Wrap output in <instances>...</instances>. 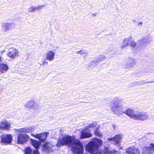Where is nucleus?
Segmentation results:
<instances>
[{"label": "nucleus", "mask_w": 154, "mask_h": 154, "mask_svg": "<svg viewBox=\"0 0 154 154\" xmlns=\"http://www.w3.org/2000/svg\"><path fill=\"white\" fill-rule=\"evenodd\" d=\"M125 152L127 154H140V150L134 146H131L126 149Z\"/></svg>", "instance_id": "ddd939ff"}, {"label": "nucleus", "mask_w": 154, "mask_h": 154, "mask_svg": "<svg viewBox=\"0 0 154 154\" xmlns=\"http://www.w3.org/2000/svg\"><path fill=\"white\" fill-rule=\"evenodd\" d=\"M131 41L129 38H125L124 40L122 45L120 48H122L127 46L128 45V44H130V42Z\"/></svg>", "instance_id": "a878e982"}, {"label": "nucleus", "mask_w": 154, "mask_h": 154, "mask_svg": "<svg viewBox=\"0 0 154 154\" xmlns=\"http://www.w3.org/2000/svg\"><path fill=\"white\" fill-rule=\"evenodd\" d=\"M136 63V60L134 58L130 57L127 60L125 64V67L130 68L133 67Z\"/></svg>", "instance_id": "f8f14e48"}, {"label": "nucleus", "mask_w": 154, "mask_h": 154, "mask_svg": "<svg viewBox=\"0 0 154 154\" xmlns=\"http://www.w3.org/2000/svg\"><path fill=\"white\" fill-rule=\"evenodd\" d=\"M92 136L91 133L87 130H82L81 132L80 137L81 139L89 138Z\"/></svg>", "instance_id": "f3484780"}, {"label": "nucleus", "mask_w": 154, "mask_h": 154, "mask_svg": "<svg viewBox=\"0 0 154 154\" xmlns=\"http://www.w3.org/2000/svg\"><path fill=\"white\" fill-rule=\"evenodd\" d=\"M71 148V150L73 154H83L84 153V147L83 144L79 140H76V141Z\"/></svg>", "instance_id": "39448f33"}, {"label": "nucleus", "mask_w": 154, "mask_h": 154, "mask_svg": "<svg viewBox=\"0 0 154 154\" xmlns=\"http://www.w3.org/2000/svg\"><path fill=\"white\" fill-rule=\"evenodd\" d=\"M152 82H154V81H147L146 82H145L144 83H143V84H146L147 83H152Z\"/></svg>", "instance_id": "4c0bfd02"}, {"label": "nucleus", "mask_w": 154, "mask_h": 154, "mask_svg": "<svg viewBox=\"0 0 154 154\" xmlns=\"http://www.w3.org/2000/svg\"><path fill=\"white\" fill-rule=\"evenodd\" d=\"M138 25L139 26L142 27V23L141 22H140L138 23Z\"/></svg>", "instance_id": "58836bf2"}, {"label": "nucleus", "mask_w": 154, "mask_h": 154, "mask_svg": "<svg viewBox=\"0 0 154 154\" xmlns=\"http://www.w3.org/2000/svg\"><path fill=\"white\" fill-rule=\"evenodd\" d=\"M40 133L36 134L35 135V138H37L39 140L40 137Z\"/></svg>", "instance_id": "473e14b6"}, {"label": "nucleus", "mask_w": 154, "mask_h": 154, "mask_svg": "<svg viewBox=\"0 0 154 154\" xmlns=\"http://www.w3.org/2000/svg\"><path fill=\"white\" fill-rule=\"evenodd\" d=\"M76 140L73 139L71 136L66 135L58 140L56 146L57 147L64 146L71 147L74 144Z\"/></svg>", "instance_id": "20e7f679"}, {"label": "nucleus", "mask_w": 154, "mask_h": 154, "mask_svg": "<svg viewBox=\"0 0 154 154\" xmlns=\"http://www.w3.org/2000/svg\"><path fill=\"white\" fill-rule=\"evenodd\" d=\"M29 12H32L35 11L34 9V7L32 6L29 8L28 10Z\"/></svg>", "instance_id": "7c9ffc66"}, {"label": "nucleus", "mask_w": 154, "mask_h": 154, "mask_svg": "<svg viewBox=\"0 0 154 154\" xmlns=\"http://www.w3.org/2000/svg\"><path fill=\"white\" fill-rule=\"evenodd\" d=\"M31 134V135H32V136L33 137H35V135H34V134H32H32Z\"/></svg>", "instance_id": "79ce46f5"}, {"label": "nucleus", "mask_w": 154, "mask_h": 154, "mask_svg": "<svg viewBox=\"0 0 154 154\" xmlns=\"http://www.w3.org/2000/svg\"><path fill=\"white\" fill-rule=\"evenodd\" d=\"M143 154H154V145L152 146H146L143 147L142 150Z\"/></svg>", "instance_id": "4468645a"}, {"label": "nucleus", "mask_w": 154, "mask_h": 154, "mask_svg": "<svg viewBox=\"0 0 154 154\" xmlns=\"http://www.w3.org/2000/svg\"><path fill=\"white\" fill-rule=\"evenodd\" d=\"M49 143H45L42 145V152L43 154H52L53 152V150L52 148V147L49 146Z\"/></svg>", "instance_id": "9d476101"}, {"label": "nucleus", "mask_w": 154, "mask_h": 154, "mask_svg": "<svg viewBox=\"0 0 154 154\" xmlns=\"http://www.w3.org/2000/svg\"><path fill=\"white\" fill-rule=\"evenodd\" d=\"M105 58V57L104 56H101L100 57L97 59V60L94 61H93L91 63V65H93L95 66L97 65L98 62H100L104 60Z\"/></svg>", "instance_id": "5701e85b"}, {"label": "nucleus", "mask_w": 154, "mask_h": 154, "mask_svg": "<svg viewBox=\"0 0 154 154\" xmlns=\"http://www.w3.org/2000/svg\"><path fill=\"white\" fill-rule=\"evenodd\" d=\"M33 149L30 147L26 148L24 150V154H32Z\"/></svg>", "instance_id": "bb28decb"}, {"label": "nucleus", "mask_w": 154, "mask_h": 154, "mask_svg": "<svg viewBox=\"0 0 154 154\" xmlns=\"http://www.w3.org/2000/svg\"><path fill=\"white\" fill-rule=\"evenodd\" d=\"M112 126V127H113V129H115V128H116L115 125H113Z\"/></svg>", "instance_id": "a19ab883"}, {"label": "nucleus", "mask_w": 154, "mask_h": 154, "mask_svg": "<svg viewBox=\"0 0 154 154\" xmlns=\"http://www.w3.org/2000/svg\"><path fill=\"white\" fill-rule=\"evenodd\" d=\"M10 127V124L6 120L2 121L0 123V129L2 130H9Z\"/></svg>", "instance_id": "2eb2a0df"}, {"label": "nucleus", "mask_w": 154, "mask_h": 154, "mask_svg": "<svg viewBox=\"0 0 154 154\" xmlns=\"http://www.w3.org/2000/svg\"><path fill=\"white\" fill-rule=\"evenodd\" d=\"M2 25L3 30L5 32H6L13 27L14 25V23H3Z\"/></svg>", "instance_id": "dca6fc26"}, {"label": "nucleus", "mask_w": 154, "mask_h": 154, "mask_svg": "<svg viewBox=\"0 0 154 154\" xmlns=\"http://www.w3.org/2000/svg\"><path fill=\"white\" fill-rule=\"evenodd\" d=\"M32 154H40V153L38 149L35 150L33 149Z\"/></svg>", "instance_id": "2f4dec72"}, {"label": "nucleus", "mask_w": 154, "mask_h": 154, "mask_svg": "<svg viewBox=\"0 0 154 154\" xmlns=\"http://www.w3.org/2000/svg\"><path fill=\"white\" fill-rule=\"evenodd\" d=\"M102 144L101 140L97 138H94L85 146L86 150L91 154H106V147H104L105 151L100 150V147Z\"/></svg>", "instance_id": "f257e3e1"}, {"label": "nucleus", "mask_w": 154, "mask_h": 154, "mask_svg": "<svg viewBox=\"0 0 154 154\" xmlns=\"http://www.w3.org/2000/svg\"><path fill=\"white\" fill-rule=\"evenodd\" d=\"M43 64L44 65H47L48 64V62L46 61L45 59H44L43 61Z\"/></svg>", "instance_id": "c9c22d12"}, {"label": "nucleus", "mask_w": 154, "mask_h": 154, "mask_svg": "<svg viewBox=\"0 0 154 154\" xmlns=\"http://www.w3.org/2000/svg\"><path fill=\"white\" fill-rule=\"evenodd\" d=\"M1 60V57H0V61Z\"/></svg>", "instance_id": "c03bdc74"}, {"label": "nucleus", "mask_w": 154, "mask_h": 154, "mask_svg": "<svg viewBox=\"0 0 154 154\" xmlns=\"http://www.w3.org/2000/svg\"><path fill=\"white\" fill-rule=\"evenodd\" d=\"M32 144L33 146L37 149H38L40 146V144L38 141H36L34 140L31 139Z\"/></svg>", "instance_id": "393cba45"}, {"label": "nucleus", "mask_w": 154, "mask_h": 154, "mask_svg": "<svg viewBox=\"0 0 154 154\" xmlns=\"http://www.w3.org/2000/svg\"><path fill=\"white\" fill-rule=\"evenodd\" d=\"M19 51L18 50L12 48L9 49V52L8 53V56L11 59H14L18 56Z\"/></svg>", "instance_id": "9b49d317"}, {"label": "nucleus", "mask_w": 154, "mask_h": 154, "mask_svg": "<svg viewBox=\"0 0 154 154\" xmlns=\"http://www.w3.org/2000/svg\"><path fill=\"white\" fill-rule=\"evenodd\" d=\"M16 131H17L18 132V133L20 132L28 133L32 132L31 128L29 127L20 128L19 129H16Z\"/></svg>", "instance_id": "6ab92c4d"}, {"label": "nucleus", "mask_w": 154, "mask_h": 154, "mask_svg": "<svg viewBox=\"0 0 154 154\" xmlns=\"http://www.w3.org/2000/svg\"><path fill=\"white\" fill-rule=\"evenodd\" d=\"M29 137L26 134H19L17 139L18 144H23L27 142L28 140Z\"/></svg>", "instance_id": "1a4fd4ad"}, {"label": "nucleus", "mask_w": 154, "mask_h": 154, "mask_svg": "<svg viewBox=\"0 0 154 154\" xmlns=\"http://www.w3.org/2000/svg\"><path fill=\"white\" fill-rule=\"evenodd\" d=\"M86 52H84L82 51V50L79 51H77L76 52V53L77 54H84Z\"/></svg>", "instance_id": "72a5a7b5"}, {"label": "nucleus", "mask_w": 154, "mask_h": 154, "mask_svg": "<svg viewBox=\"0 0 154 154\" xmlns=\"http://www.w3.org/2000/svg\"><path fill=\"white\" fill-rule=\"evenodd\" d=\"M1 142L5 144H10L12 142V136L11 134L3 135L1 137Z\"/></svg>", "instance_id": "6e6552de"}, {"label": "nucleus", "mask_w": 154, "mask_h": 154, "mask_svg": "<svg viewBox=\"0 0 154 154\" xmlns=\"http://www.w3.org/2000/svg\"><path fill=\"white\" fill-rule=\"evenodd\" d=\"M122 140V136L120 134H117L114 137L108 138L107 140L114 145L118 146L119 145Z\"/></svg>", "instance_id": "423d86ee"}, {"label": "nucleus", "mask_w": 154, "mask_h": 154, "mask_svg": "<svg viewBox=\"0 0 154 154\" xmlns=\"http://www.w3.org/2000/svg\"><path fill=\"white\" fill-rule=\"evenodd\" d=\"M123 102L122 100L119 97H115L112 100L110 108L113 113L120 116L122 115L123 112V107L122 106Z\"/></svg>", "instance_id": "7ed1b4c3"}, {"label": "nucleus", "mask_w": 154, "mask_h": 154, "mask_svg": "<svg viewBox=\"0 0 154 154\" xmlns=\"http://www.w3.org/2000/svg\"><path fill=\"white\" fill-rule=\"evenodd\" d=\"M55 53L52 51H49L47 53L46 58L48 61H51L53 60L54 58V56Z\"/></svg>", "instance_id": "aec40b11"}, {"label": "nucleus", "mask_w": 154, "mask_h": 154, "mask_svg": "<svg viewBox=\"0 0 154 154\" xmlns=\"http://www.w3.org/2000/svg\"><path fill=\"white\" fill-rule=\"evenodd\" d=\"M94 126V125L93 124H91L89 125H88L87 126V128H93Z\"/></svg>", "instance_id": "f704fd0d"}, {"label": "nucleus", "mask_w": 154, "mask_h": 154, "mask_svg": "<svg viewBox=\"0 0 154 154\" xmlns=\"http://www.w3.org/2000/svg\"><path fill=\"white\" fill-rule=\"evenodd\" d=\"M49 134L48 132H45L40 133L39 140L41 142L44 143L46 140L47 136Z\"/></svg>", "instance_id": "412c9836"}, {"label": "nucleus", "mask_w": 154, "mask_h": 154, "mask_svg": "<svg viewBox=\"0 0 154 154\" xmlns=\"http://www.w3.org/2000/svg\"><path fill=\"white\" fill-rule=\"evenodd\" d=\"M106 154H118V152L110 149L106 147Z\"/></svg>", "instance_id": "cd10ccee"}, {"label": "nucleus", "mask_w": 154, "mask_h": 154, "mask_svg": "<svg viewBox=\"0 0 154 154\" xmlns=\"http://www.w3.org/2000/svg\"><path fill=\"white\" fill-rule=\"evenodd\" d=\"M138 84V82H135L133 83V85L134 86H135L137 85Z\"/></svg>", "instance_id": "e433bc0d"}, {"label": "nucleus", "mask_w": 154, "mask_h": 154, "mask_svg": "<svg viewBox=\"0 0 154 154\" xmlns=\"http://www.w3.org/2000/svg\"><path fill=\"white\" fill-rule=\"evenodd\" d=\"M152 41V38L147 36L143 37L139 40L137 43L133 40L130 41V44L132 51L136 53L143 49Z\"/></svg>", "instance_id": "f03ea898"}, {"label": "nucleus", "mask_w": 154, "mask_h": 154, "mask_svg": "<svg viewBox=\"0 0 154 154\" xmlns=\"http://www.w3.org/2000/svg\"><path fill=\"white\" fill-rule=\"evenodd\" d=\"M44 6L43 5H39L36 7H34V9L35 11L37 10H39V9H40L42 7H43Z\"/></svg>", "instance_id": "c756f323"}, {"label": "nucleus", "mask_w": 154, "mask_h": 154, "mask_svg": "<svg viewBox=\"0 0 154 154\" xmlns=\"http://www.w3.org/2000/svg\"><path fill=\"white\" fill-rule=\"evenodd\" d=\"M8 69V66L7 64L2 63L0 64V71L2 73L7 72Z\"/></svg>", "instance_id": "4be33fe9"}, {"label": "nucleus", "mask_w": 154, "mask_h": 154, "mask_svg": "<svg viewBox=\"0 0 154 154\" xmlns=\"http://www.w3.org/2000/svg\"><path fill=\"white\" fill-rule=\"evenodd\" d=\"M97 14L96 13H93L91 14L92 15H93L94 16H96Z\"/></svg>", "instance_id": "ea45409f"}, {"label": "nucleus", "mask_w": 154, "mask_h": 154, "mask_svg": "<svg viewBox=\"0 0 154 154\" xmlns=\"http://www.w3.org/2000/svg\"><path fill=\"white\" fill-rule=\"evenodd\" d=\"M35 104L34 100H32L26 103L25 105V106L26 107L34 109L35 108Z\"/></svg>", "instance_id": "b1692460"}, {"label": "nucleus", "mask_w": 154, "mask_h": 154, "mask_svg": "<svg viewBox=\"0 0 154 154\" xmlns=\"http://www.w3.org/2000/svg\"><path fill=\"white\" fill-rule=\"evenodd\" d=\"M148 117L149 116L147 112H138L136 113L134 119L143 121L147 119Z\"/></svg>", "instance_id": "0eeeda50"}, {"label": "nucleus", "mask_w": 154, "mask_h": 154, "mask_svg": "<svg viewBox=\"0 0 154 154\" xmlns=\"http://www.w3.org/2000/svg\"><path fill=\"white\" fill-rule=\"evenodd\" d=\"M149 72H152V71H149Z\"/></svg>", "instance_id": "37998d69"}, {"label": "nucleus", "mask_w": 154, "mask_h": 154, "mask_svg": "<svg viewBox=\"0 0 154 154\" xmlns=\"http://www.w3.org/2000/svg\"><path fill=\"white\" fill-rule=\"evenodd\" d=\"M94 134L95 135L99 137H101L102 136L101 133H100L99 131V129L98 128H97L94 131Z\"/></svg>", "instance_id": "c85d7f7f"}, {"label": "nucleus", "mask_w": 154, "mask_h": 154, "mask_svg": "<svg viewBox=\"0 0 154 154\" xmlns=\"http://www.w3.org/2000/svg\"><path fill=\"white\" fill-rule=\"evenodd\" d=\"M123 111V113H125L131 118L134 119L136 113H134V111L132 109L129 108L125 111L124 110Z\"/></svg>", "instance_id": "a211bd4d"}]
</instances>
